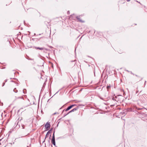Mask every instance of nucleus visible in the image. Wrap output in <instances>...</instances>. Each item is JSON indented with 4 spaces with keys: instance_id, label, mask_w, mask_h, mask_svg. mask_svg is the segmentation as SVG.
I'll return each mask as SVG.
<instances>
[{
    "instance_id": "f257e3e1",
    "label": "nucleus",
    "mask_w": 147,
    "mask_h": 147,
    "mask_svg": "<svg viewBox=\"0 0 147 147\" xmlns=\"http://www.w3.org/2000/svg\"><path fill=\"white\" fill-rule=\"evenodd\" d=\"M117 97H116V96H115V97L114 98V97H113L112 98V100H111V102H113L114 101V104H111V107L112 106H114L115 105V104L117 102Z\"/></svg>"
},
{
    "instance_id": "f03ea898",
    "label": "nucleus",
    "mask_w": 147,
    "mask_h": 147,
    "mask_svg": "<svg viewBox=\"0 0 147 147\" xmlns=\"http://www.w3.org/2000/svg\"><path fill=\"white\" fill-rule=\"evenodd\" d=\"M78 109V107H77L76 108H74V109H73L71 111H70L67 114H65L64 116V117H65V116H66V115H68L69 113H71V112H74V111H76V110H77V109Z\"/></svg>"
},
{
    "instance_id": "7ed1b4c3",
    "label": "nucleus",
    "mask_w": 147,
    "mask_h": 147,
    "mask_svg": "<svg viewBox=\"0 0 147 147\" xmlns=\"http://www.w3.org/2000/svg\"><path fill=\"white\" fill-rule=\"evenodd\" d=\"M76 105L75 104L72 105H71L69 106L65 110V111H67L69 109H70L71 108H72L73 107L76 106Z\"/></svg>"
},
{
    "instance_id": "20e7f679",
    "label": "nucleus",
    "mask_w": 147,
    "mask_h": 147,
    "mask_svg": "<svg viewBox=\"0 0 147 147\" xmlns=\"http://www.w3.org/2000/svg\"><path fill=\"white\" fill-rule=\"evenodd\" d=\"M50 127V123H48V122L45 125V127L47 129V130L48 129V128H49Z\"/></svg>"
},
{
    "instance_id": "39448f33",
    "label": "nucleus",
    "mask_w": 147,
    "mask_h": 147,
    "mask_svg": "<svg viewBox=\"0 0 147 147\" xmlns=\"http://www.w3.org/2000/svg\"><path fill=\"white\" fill-rule=\"evenodd\" d=\"M51 130H49L48 132H47V133L46 134V136H45V138H46L47 137H48L49 136V135L51 133Z\"/></svg>"
},
{
    "instance_id": "423d86ee",
    "label": "nucleus",
    "mask_w": 147,
    "mask_h": 147,
    "mask_svg": "<svg viewBox=\"0 0 147 147\" xmlns=\"http://www.w3.org/2000/svg\"><path fill=\"white\" fill-rule=\"evenodd\" d=\"M35 48L36 49H39V50H43L44 49V48H42V47L40 48V47H35Z\"/></svg>"
},
{
    "instance_id": "0eeeda50",
    "label": "nucleus",
    "mask_w": 147,
    "mask_h": 147,
    "mask_svg": "<svg viewBox=\"0 0 147 147\" xmlns=\"http://www.w3.org/2000/svg\"><path fill=\"white\" fill-rule=\"evenodd\" d=\"M76 18L77 20H78V21L81 22H84L83 21H82L81 19H80V18H79V17L77 16L76 17Z\"/></svg>"
},
{
    "instance_id": "6e6552de",
    "label": "nucleus",
    "mask_w": 147,
    "mask_h": 147,
    "mask_svg": "<svg viewBox=\"0 0 147 147\" xmlns=\"http://www.w3.org/2000/svg\"><path fill=\"white\" fill-rule=\"evenodd\" d=\"M76 18L77 20H78V21L81 22H84L83 21H82L81 19H80V18H79V17L77 16L76 17Z\"/></svg>"
},
{
    "instance_id": "1a4fd4ad",
    "label": "nucleus",
    "mask_w": 147,
    "mask_h": 147,
    "mask_svg": "<svg viewBox=\"0 0 147 147\" xmlns=\"http://www.w3.org/2000/svg\"><path fill=\"white\" fill-rule=\"evenodd\" d=\"M51 142L52 144L54 146L55 145V139H52Z\"/></svg>"
},
{
    "instance_id": "9d476101",
    "label": "nucleus",
    "mask_w": 147,
    "mask_h": 147,
    "mask_svg": "<svg viewBox=\"0 0 147 147\" xmlns=\"http://www.w3.org/2000/svg\"><path fill=\"white\" fill-rule=\"evenodd\" d=\"M13 91L15 93H17L18 92V90H16V88H15L13 89Z\"/></svg>"
},
{
    "instance_id": "9b49d317",
    "label": "nucleus",
    "mask_w": 147,
    "mask_h": 147,
    "mask_svg": "<svg viewBox=\"0 0 147 147\" xmlns=\"http://www.w3.org/2000/svg\"><path fill=\"white\" fill-rule=\"evenodd\" d=\"M17 99H21L22 100H23V97H19L17 98Z\"/></svg>"
},
{
    "instance_id": "f8f14e48",
    "label": "nucleus",
    "mask_w": 147,
    "mask_h": 147,
    "mask_svg": "<svg viewBox=\"0 0 147 147\" xmlns=\"http://www.w3.org/2000/svg\"><path fill=\"white\" fill-rule=\"evenodd\" d=\"M54 133H55V131H54V132L53 134L52 139H55Z\"/></svg>"
},
{
    "instance_id": "ddd939ff",
    "label": "nucleus",
    "mask_w": 147,
    "mask_h": 147,
    "mask_svg": "<svg viewBox=\"0 0 147 147\" xmlns=\"http://www.w3.org/2000/svg\"><path fill=\"white\" fill-rule=\"evenodd\" d=\"M70 12H69V11H68L67 12V13L68 14H69Z\"/></svg>"
},
{
    "instance_id": "4468645a",
    "label": "nucleus",
    "mask_w": 147,
    "mask_h": 147,
    "mask_svg": "<svg viewBox=\"0 0 147 147\" xmlns=\"http://www.w3.org/2000/svg\"><path fill=\"white\" fill-rule=\"evenodd\" d=\"M5 84V83H3V85H2V86H3Z\"/></svg>"
},
{
    "instance_id": "2eb2a0df",
    "label": "nucleus",
    "mask_w": 147,
    "mask_h": 147,
    "mask_svg": "<svg viewBox=\"0 0 147 147\" xmlns=\"http://www.w3.org/2000/svg\"><path fill=\"white\" fill-rule=\"evenodd\" d=\"M126 0L128 2L129 1H130V0Z\"/></svg>"
},
{
    "instance_id": "dca6fc26",
    "label": "nucleus",
    "mask_w": 147,
    "mask_h": 147,
    "mask_svg": "<svg viewBox=\"0 0 147 147\" xmlns=\"http://www.w3.org/2000/svg\"><path fill=\"white\" fill-rule=\"evenodd\" d=\"M110 87V86H108L107 87V88H109Z\"/></svg>"
},
{
    "instance_id": "f3484780",
    "label": "nucleus",
    "mask_w": 147,
    "mask_h": 147,
    "mask_svg": "<svg viewBox=\"0 0 147 147\" xmlns=\"http://www.w3.org/2000/svg\"><path fill=\"white\" fill-rule=\"evenodd\" d=\"M138 92V91H137L136 92V93H137V92Z\"/></svg>"
},
{
    "instance_id": "a211bd4d",
    "label": "nucleus",
    "mask_w": 147,
    "mask_h": 147,
    "mask_svg": "<svg viewBox=\"0 0 147 147\" xmlns=\"http://www.w3.org/2000/svg\"><path fill=\"white\" fill-rule=\"evenodd\" d=\"M56 114V113H55L53 114L55 115V114Z\"/></svg>"
},
{
    "instance_id": "6ab92c4d",
    "label": "nucleus",
    "mask_w": 147,
    "mask_h": 147,
    "mask_svg": "<svg viewBox=\"0 0 147 147\" xmlns=\"http://www.w3.org/2000/svg\"><path fill=\"white\" fill-rule=\"evenodd\" d=\"M100 98V99H102L103 100V99H102V98Z\"/></svg>"
},
{
    "instance_id": "aec40b11",
    "label": "nucleus",
    "mask_w": 147,
    "mask_h": 147,
    "mask_svg": "<svg viewBox=\"0 0 147 147\" xmlns=\"http://www.w3.org/2000/svg\"><path fill=\"white\" fill-rule=\"evenodd\" d=\"M30 60H33V59H30Z\"/></svg>"
},
{
    "instance_id": "412c9836",
    "label": "nucleus",
    "mask_w": 147,
    "mask_h": 147,
    "mask_svg": "<svg viewBox=\"0 0 147 147\" xmlns=\"http://www.w3.org/2000/svg\"><path fill=\"white\" fill-rule=\"evenodd\" d=\"M11 82H13V81H11Z\"/></svg>"
},
{
    "instance_id": "4be33fe9",
    "label": "nucleus",
    "mask_w": 147,
    "mask_h": 147,
    "mask_svg": "<svg viewBox=\"0 0 147 147\" xmlns=\"http://www.w3.org/2000/svg\"><path fill=\"white\" fill-rule=\"evenodd\" d=\"M23 92L24 93V90H23Z\"/></svg>"
},
{
    "instance_id": "5701e85b",
    "label": "nucleus",
    "mask_w": 147,
    "mask_h": 147,
    "mask_svg": "<svg viewBox=\"0 0 147 147\" xmlns=\"http://www.w3.org/2000/svg\"><path fill=\"white\" fill-rule=\"evenodd\" d=\"M64 111V110H63V112Z\"/></svg>"
}]
</instances>
